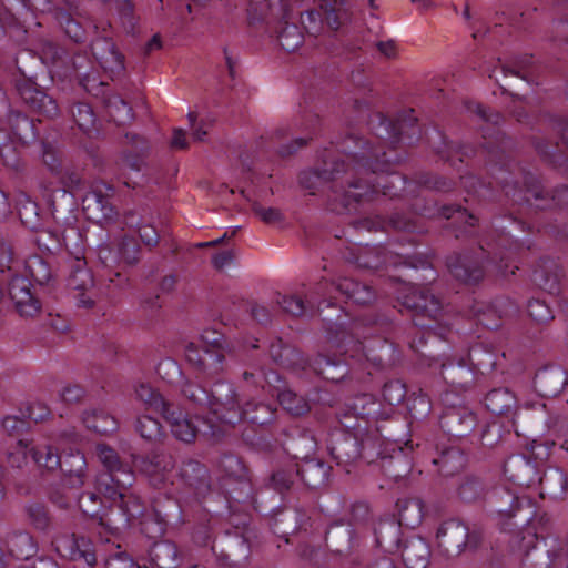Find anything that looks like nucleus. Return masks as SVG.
I'll list each match as a JSON object with an SVG mask.
<instances>
[{"instance_id":"nucleus-58","label":"nucleus","mask_w":568,"mask_h":568,"mask_svg":"<svg viewBox=\"0 0 568 568\" xmlns=\"http://www.w3.org/2000/svg\"><path fill=\"white\" fill-rule=\"evenodd\" d=\"M276 303L282 310L293 316H301L306 313L308 308H313L314 302L308 300L307 305L304 300L296 295H278Z\"/></svg>"},{"instance_id":"nucleus-24","label":"nucleus","mask_w":568,"mask_h":568,"mask_svg":"<svg viewBox=\"0 0 568 568\" xmlns=\"http://www.w3.org/2000/svg\"><path fill=\"white\" fill-rule=\"evenodd\" d=\"M399 551L403 562L407 568H426L429 562V546L420 537H413L406 540Z\"/></svg>"},{"instance_id":"nucleus-43","label":"nucleus","mask_w":568,"mask_h":568,"mask_svg":"<svg viewBox=\"0 0 568 568\" xmlns=\"http://www.w3.org/2000/svg\"><path fill=\"white\" fill-rule=\"evenodd\" d=\"M104 104L108 115L114 123L119 125H124L132 121V108L120 95H108L104 100Z\"/></svg>"},{"instance_id":"nucleus-51","label":"nucleus","mask_w":568,"mask_h":568,"mask_svg":"<svg viewBox=\"0 0 568 568\" xmlns=\"http://www.w3.org/2000/svg\"><path fill=\"white\" fill-rule=\"evenodd\" d=\"M79 507L82 513L95 520L102 526H109L104 523L103 516L101 515L102 500L95 493H83L79 497Z\"/></svg>"},{"instance_id":"nucleus-62","label":"nucleus","mask_w":568,"mask_h":568,"mask_svg":"<svg viewBox=\"0 0 568 568\" xmlns=\"http://www.w3.org/2000/svg\"><path fill=\"white\" fill-rule=\"evenodd\" d=\"M439 214L446 220L455 219L456 221H463L466 227H474L476 217L468 213L466 209H462L460 205H443L439 210Z\"/></svg>"},{"instance_id":"nucleus-57","label":"nucleus","mask_w":568,"mask_h":568,"mask_svg":"<svg viewBox=\"0 0 568 568\" xmlns=\"http://www.w3.org/2000/svg\"><path fill=\"white\" fill-rule=\"evenodd\" d=\"M221 467L225 475L240 483L248 480L247 469L242 460L234 455H225L221 459Z\"/></svg>"},{"instance_id":"nucleus-52","label":"nucleus","mask_w":568,"mask_h":568,"mask_svg":"<svg viewBox=\"0 0 568 568\" xmlns=\"http://www.w3.org/2000/svg\"><path fill=\"white\" fill-rule=\"evenodd\" d=\"M24 513L29 523L39 530H47L51 525V519L47 507L40 503H29L24 506Z\"/></svg>"},{"instance_id":"nucleus-33","label":"nucleus","mask_w":568,"mask_h":568,"mask_svg":"<svg viewBox=\"0 0 568 568\" xmlns=\"http://www.w3.org/2000/svg\"><path fill=\"white\" fill-rule=\"evenodd\" d=\"M440 374L444 381L458 390H466L473 382V372L464 362L443 363Z\"/></svg>"},{"instance_id":"nucleus-49","label":"nucleus","mask_w":568,"mask_h":568,"mask_svg":"<svg viewBox=\"0 0 568 568\" xmlns=\"http://www.w3.org/2000/svg\"><path fill=\"white\" fill-rule=\"evenodd\" d=\"M493 498L496 503H501V505L497 507V511L507 517H514L524 501L517 495L506 489L496 490Z\"/></svg>"},{"instance_id":"nucleus-53","label":"nucleus","mask_w":568,"mask_h":568,"mask_svg":"<svg viewBox=\"0 0 568 568\" xmlns=\"http://www.w3.org/2000/svg\"><path fill=\"white\" fill-rule=\"evenodd\" d=\"M135 430L142 438L150 442L160 440L163 436L160 422L148 415L140 416L136 419Z\"/></svg>"},{"instance_id":"nucleus-29","label":"nucleus","mask_w":568,"mask_h":568,"mask_svg":"<svg viewBox=\"0 0 568 568\" xmlns=\"http://www.w3.org/2000/svg\"><path fill=\"white\" fill-rule=\"evenodd\" d=\"M134 396L146 409L158 412L162 416L173 405L166 400L158 389L148 383H138L134 386Z\"/></svg>"},{"instance_id":"nucleus-32","label":"nucleus","mask_w":568,"mask_h":568,"mask_svg":"<svg viewBox=\"0 0 568 568\" xmlns=\"http://www.w3.org/2000/svg\"><path fill=\"white\" fill-rule=\"evenodd\" d=\"M398 524L407 528H416L424 517V505L419 498H404L397 501Z\"/></svg>"},{"instance_id":"nucleus-55","label":"nucleus","mask_w":568,"mask_h":568,"mask_svg":"<svg viewBox=\"0 0 568 568\" xmlns=\"http://www.w3.org/2000/svg\"><path fill=\"white\" fill-rule=\"evenodd\" d=\"M243 408H248V413L245 412L243 419H247L252 424L265 425L273 419L274 412L267 404L248 402Z\"/></svg>"},{"instance_id":"nucleus-35","label":"nucleus","mask_w":568,"mask_h":568,"mask_svg":"<svg viewBox=\"0 0 568 568\" xmlns=\"http://www.w3.org/2000/svg\"><path fill=\"white\" fill-rule=\"evenodd\" d=\"M315 373L331 382L342 381L348 373L347 365L341 361L320 354L312 364Z\"/></svg>"},{"instance_id":"nucleus-34","label":"nucleus","mask_w":568,"mask_h":568,"mask_svg":"<svg viewBox=\"0 0 568 568\" xmlns=\"http://www.w3.org/2000/svg\"><path fill=\"white\" fill-rule=\"evenodd\" d=\"M181 479L196 491L202 493L209 487L207 469L196 460H187L180 469Z\"/></svg>"},{"instance_id":"nucleus-36","label":"nucleus","mask_w":568,"mask_h":568,"mask_svg":"<svg viewBox=\"0 0 568 568\" xmlns=\"http://www.w3.org/2000/svg\"><path fill=\"white\" fill-rule=\"evenodd\" d=\"M149 556L156 568H175L178 565V547L169 540L155 542Z\"/></svg>"},{"instance_id":"nucleus-15","label":"nucleus","mask_w":568,"mask_h":568,"mask_svg":"<svg viewBox=\"0 0 568 568\" xmlns=\"http://www.w3.org/2000/svg\"><path fill=\"white\" fill-rule=\"evenodd\" d=\"M537 463L525 455H513L504 464L506 478L520 487H530L538 480Z\"/></svg>"},{"instance_id":"nucleus-45","label":"nucleus","mask_w":568,"mask_h":568,"mask_svg":"<svg viewBox=\"0 0 568 568\" xmlns=\"http://www.w3.org/2000/svg\"><path fill=\"white\" fill-rule=\"evenodd\" d=\"M8 548L19 560H27L37 551L33 538L28 532L13 534L8 540Z\"/></svg>"},{"instance_id":"nucleus-6","label":"nucleus","mask_w":568,"mask_h":568,"mask_svg":"<svg viewBox=\"0 0 568 568\" xmlns=\"http://www.w3.org/2000/svg\"><path fill=\"white\" fill-rule=\"evenodd\" d=\"M207 408L213 417L229 426L240 423L245 412L248 413V408H243L241 405L233 384L227 382L214 384Z\"/></svg>"},{"instance_id":"nucleus-9","label":"nucleus","mask_w":568,"mask_h":568,"mask_svg":"<svg viewBox=\"0 0 568 568\" xmlns=\"http://www.w3.org/2000/svg\"><path fill=\"white\" fill-rule=\"evenodd\" d=\"M134 466L149 478L151 485L160 488L171 480L174 459L168 453L153 452L135 458Z\"/></svg>"},{"instance_id":"nucleus-27","label":"nucleus","mask_w":568,"mask_h":568,"mask_svg":"<svg viewBox=\"0 0 568 568\" xmlns=\"http://www.w3.org/2000/svg\"><path fill=\"white\" fill-rule=\"evenodd\" d=\"M537 484L540 485V495L542 497L548 496L557 499L565 495L568 486V478L560 468L549 467L544 471L542 476L538 475Z\"/></svg>"},{"instance_id":"nucleus-61","label":"nucleus","mask_w":568,"mask_h":568,"mask_svg":"<svg viewBox=\"0 0 568 568\" xmlns=\"http://www.w3.org/2000/svg\"><path fill=\"white\" fill-rule=\"evenodd\" d=\"M278 42L281 47L292 52L302 44V34L295 24H286L278 34Z\"/></svg>"},{"instance_id":"nucleus-42","label":"nucleus","mask_w":568,"mask_h":568,"mask_svg":"<svg viewBox=\"0 0 568 568\" xmlns=\"http://www.w3.org/2000/svg\"><path fill=\"white\" fill-rule=\"evenodd\" d=\"M515 396L507 388H497L485 397V405L495 415H504L515 406Z\"/></svg>"},{"instance_id":"nucleus-37","label":"nucleus","mask_w":568,"mask_h":568,"mask_svg":"<svg viewBox=\"0 0 568 568\" xmlns=\"http://www.w3.org/2000/svg\"><path fill=\"white\" fill-rule=\"evenodd\" d=\"M381 468L387 477L395 480L405 477L408 471V463L403 448L395 445L389 456L382 457Z\"/></svg>"},{"instance_id":"nucleus-56","label":"nucleus","mask_w":568,"mask_h":568,"mask_svg":"<svg viewBox=\"0 0 568 568\" xmlns=\"http://www.w3.org/2000/svg\"><path fill=\"white\" fill-rule=\"evenodd\" d=\"M71 114L81 131L90 132L94 128L95 115L88 103H75L71 108Z\"/></svg>"},{"instance_id":"nucleus-3","label":"nucleus","mask_w":568,"mask_h":568,"mask_svg":"<svg viewBox=\"0 0 568 568\" xmlns=\"http://www.w3.org/2000/svg\"><path fill=\"white\" fill-rule=\"evenodd\" d=\"M500 173L503 176L497 178L496 183L500 184L506 196L513 197L516 203L525 202L537 210L568 206V186L558 187L549 195L544 193L538 179L532 173L524 175V186L520 189L516 183L508 181L505 171Z\"/></svg>"},{"instance_id":"nucleus-7","label":"nucleus","mask_w":568,"mask_h":568,"mask_svg":"<svg viewBox=\"0 0 568 568\" xmlns=\"http://www.w3.org/2000/svg\"><path fill=\"white\" fill-rule=\"evenodd\" d=\"M437 545L448 555H458L465 547L476 548L480 534L469 532L468 527L457 519L443 523L436 534Z\"/></svg>"},{"instance_id":"nucleus-44","label":"nucleus","mask_w":568,"mask_h":568,"mask_svg":"<svg viewBox=\"0 0 568 568\" xmlns=\"http://www.w3.org/2000/svg\"><path fill=\"white\" fill-rule=\"evenodd\" d=\"M182 396L195 407H206L210 403L211 390H207L200 383L193 379H184L180 385Z\"/></svg>"},{"instance_id":"nucleus-4","label":"nucleus","mask_w":568,"mask_h":568,"mask_svg":"<svg viewBox=\"0 0 568 568\" xmlns=\"http://www.w3.org/2000/svg\"><path fill=\"white\" fill-rule=\"evenodd\" d=\"M33 460L39 467L48 470L61 468L68 483L73 487H82L88 478V466L83 454L71 452L60 457L57 450L47 444H39L30 449Z\"/></svg>"},{"instance_id":"nucleus-2","label":"nucleus","mask_w":568,"mask_h":568,"mask_svg":"<svg viewBox=\"0 0 568 568\" xmlns=\"http://www.w3.org/2000/svg\"><path fill=\"white\" fill-rule=\"evenodd\" d=\"M95 455L104 470L95 477L98 494L108 499L124 497L125 490L132 487L135 477L131 468L123 464L118 453L105 444L95 446Z\"/></svg>"},{"instance_id":"nucleus-11","label":"nucleus","mask_w":568,"mask_h":568,"mask_svg":"<svg viewBox=\"0 0 568 568\" xmlns=\"http://www.w3.org/2000/svg\"><path fill=\"white\" fill-rule=\"evenodd\" d=\"M71 272L68 277V287L74 292L73 298L78 306L90 308L94 304V300L90 290L93 286V278L87 268L84 257H74L71 265Z\"/></svg>"},{"instance_id":"nucleus-23","label":"nucleus","mask_w":568,"mask_h":568,"mask_svg":"<svg viewBox=\"0 0 568 568\" xmlns=\"http://www.w3.org/2000/svg\"><path fill=\"white\" fill-rule=\"evenodd\" d=\"M329 470V466L317 459H306L297 464L298 477L312 489H317L326 485Z\"/></svg>"},{"instance_id":"nucleus-28","label":"nucleus","mask_w":568,"mask_h":568,"mask_svg":"<svg viewBox=\"0 0 568 568\" xmlns=\"http://www.w3.org/2000/svg\"><path fill=\"white\" fill-rule=\"evenodd\" d=\"M336 288L358 305H368L376 298V293L369 285L353 278L345 277L339 280Z\"/></svg>"},{"instance_id":"nucleus-20","label":"nucleus","mask_w":568,"mask_h":568,"mask_svg":"<svg viewBox=\"0 0 568 568\" xmlns=\"http://www.w3.org/2000/svg\"><path fill=\"white\" fill-rule=\"evenodd\" d=\"M447 266L452 275L464 283H477L484 276L483 264L469 254L450 256Z\"/></svg>"},{"instance_id":"nucleus-38","label":"nucleus","mask_w":568,"mask_h":568,"mask_svg":"<svg viewBox=\"0 0 568 568\" xmlns=\"http://www.w3.org/2000/svg\"><path fill=\"white\" fill-rule=\"evenodd\" d=\"M123 223L129 229L136 230L141 241L146 246H155L159 243L160 235L158 231L149 222H144L139 213L134 211L126 212L123 216Z\"/></svg>"},{"instance_id":"nucleus-64","label":"nucleus","mask_w":568,"mask_h":568,"mask_svg":"<svg viewBox=\"0 0 568 568\" xmlns=\"http://www.w3.org/2000/svg\"><path fill=\"white\" fill-rule=\"evenodd\" d=\"M527 310L530 317L538 323H547L554 318L552 311L545 301L538 298L530 300Z\"/></svg>"},{"instance_id":"nucleus-48","label":"nucleus","mask_w":568,"mask_h":568,"mask_svg":"<svg viewBox=\"0 0 568 568\" xmlns=\"http://www.w3.org/2000/svg\"><path fill=\"white\" fill-rule=\"evenodd\" d=\"M277 399L281 406L292 415L301 416L310 410L308 403L305 398L291 389L280 390L277 393Z\"/></svg>"},{"instance_id":"nucleus-19","label":"nucleus","mask_w":568,"mask_h":568,"mask_svg":"<svg viewBox=\"0 0 568 568\" xmlns=\"http://www.w3.org/2000/svg\"><path fill=\"white\" fill-rule=\"evenodd\" d=\"M568 383L567 372L560 366L539 369L534 378L536 392L542 397H556Z\"/></svg>"},{"instance_id":"nucleus-12","label":"nucleus","mask_w":568,"mask_h":568,"mask_svg":"<svg viewBox=\"0 0 568 568\" xmlns=\"http://www.w3.org/2000/svg\"><path fill=\"white\" fill-rule=\"evenodd\" d=\"M58 552L70 560L93 566L97 561L93 544L84 536L75 534L60 536L55 539Z\"/></svg>"},{"instance_id":"nucleus-47","label":"nucleus","mask_w":568,"mask_h":568,"mask_svg":"<svg viewBox=\"0 0 568 568\" xmlns=\"http://www.w3.org/2000/svg\"><path fill=\"white\" fill-rule=\"evenodd\" d=\"M298 478L297 464H288L278 468L271 476V484L273 488L280 493H284L296 483Z\"/></svg>"},{"instance_id":"nucleus-16","label":"nucleus","mask_w":568,"mask_h":568,"mask_svg":"<svg viewBox=\"0 0 568 568\" xmlns=\"http://www.w3.org/2000/svg\"><path fill=\"white\" fill-rule=\"evenodd\" d=\"M185 358L207 377H213L223 371L224 352L210 351L209 346L200 348L190 343L185 347Z\"/></svg>"},{"instance_id":"nucleus-10","label":"nucleus","mask_w":568,"mask_h":568,"mask_svg":"<svg viewBox=\"0 0 568 568\" xmlns=\"http://www.w3.org/2000/svg\"><path fill=\"white\" fill-rule=\"evenodd\" d=\"M113 189L104 183L94 184L83 196L82 207L87 217L97 222L111 220L115 212L111 203Z\"/></svg>"},{"instance_id":"nucleus-31","label":"nucleus","mask_w":568,"mask_h":568,"mask_svg":"<svg viewBox=\"0 0 568 568\" xmlns=\"http://www.w3.org/2000/svg\"><path fill=\"white\" fill-rule=\"evenodd\" d=\"M532 280L536 285L551 295L560 293V272L552 262H545L534 271Z\"/></svg>"},{"instance_id":"nucleus-14","label":"nucleus","mask_w":568,"mask_h":568,"mask_svg":"<svg viewBox=\"0 0 568 568\" xmlns=\"http://www.w3.org/2000/svg\"><path fill=\"white\" fill-rule=\"evenodd\" d=\"M91 51L99 65L109 73L111 79L121 75L124 71V58L118 51L111 39L97 38L91 43Z\"/></svg>"},{"instance_id":"nucleus-21","label":"nucleus","mask_w":568,"mask_h":568,"mask_svg":"<svg viewBox=\"0 0 568 568\" xmlns=\"http://www.w3.org/2000/svg\"><path fill=\"white\" fill-rule=\"evenodd\" d=\"M124 139L121 162L131 170L140 171L144 166L150 151L149 143L144 138L130 132L125 134Z\"/></svg>"},{"instance_id":"nucleus-63","label":"nucleus","mask_w":568,"mask_h":568,"mask_svg":"<svg viewBox=\"0 0 568 568\" xmlns=\"http://www.w3.org/2000/svg\"><path fill=\"white\" fill-rule=\"evenodd\" d=\"M406 396V387L400 381H389L383 387V398L390 406L399 405Z\"/></svg>"},{"instance_id":"nucleus-46","label":"nucleus","mask_w":568,"mask_h":568,"mask_svg":"<svg viewBox=\"0 0 568 568\" xmlns=\"http://www.w3.org/2000/svg\"><path fill=\"white\" fill-rule=\"evenodd\" d=\"M83 423L89 429L100 434L114 432L118 427L116 420L102 409L85 412L83 414Z\"/></svg>"},{"instance_id":"nucleus-1","label":"nucleus","mask_w":568,"mask_h":568,"mask_svg":"<svg viewBox=\"0 0 568 568\" xmlns=\"http://www.w3.org/2000/svg\"><path fill=\"white\" fill-rule=\"evenodd\" d=\"M371 125L375 130L377 146H373L375 142L372 140L351 135L343 142V159H334L329 162L324 161L321 168L303 172L300 176L301 184L314 194L323 184L337 180L341 173H347L351 170L356 179L347 182L348 190L345 193L347 201L354 200L358 202L369 194L378 192H382L384 195H393L387 184L381 180L376 182L367 180L362 185V175L386 171L392 160L386 158L383 142L387 141L392 146H395L406 138L409 130L412 135H414L418 133V129L415 124V119L412 116L398 118L395 122H392L382 114H376L371 120Z\"/></svg>"},{"instance_id":"nucleus-41","label":"nucleus","mask_w":568,"mask_h":568,"mask_svg":"<svg viewBox=\"0 0 568 568\" xmlns=\"http://www.w3.org/2000/svg\"><path fill=\"white\" fill-rule=\"evenodd\" d=\"M378 412V403L375 398L372 395L362 394L352 399L344 418H348L352 415L357 419L366 420L375 417Z\"/></svg>"},{"instance_id":"nucleus-30","label":"nucleus","mask_w":568,"mask_h":568,"mask_svg":"<svg viewBox=\"0 0 568 568\" xmlns=\"http://www.w3.org/2000/svg\"><path fill=\"white\" fill-rule=\"evenodd\" d=\"M466 462L464 452L455 446L443 449L438 457L433 460L443 476L455 475L465 467Z\"/></svg>"},{"instance_id":"nucleus-8","label":"nucleus","mask_w":568,"mask_h":568,"mask_svg":"<svg viewBox=\"0 0 568 568\" xmlns=\"http://www.w3.org/2000/svg\"><path fill=\"white\" fill-rule=\"evenodd\" d=\"M171 428L172 435L184 443H192L199 433L212 437L220 436L222 429L220 426L207 424V430H202L190 419L182 409L172 405L162 416Z\"/></svg>"},{"instance_id":"nucleus-40","label":"nucleus","mask_w":568,"mask_h":568,"mask_svg":"<svg viewBox=\"0 0 568 568\" xmlns=\"http://www.w3.org/2000/svg\"><path fill=\"white\" fill-rule=\"evenodd\" d=\"M384 445L385 442L382 439L377 429L367 432L359 438L362 458L367 464L375 463L378 459L382 460V457L386 456V453L383 449Z\"/></svg>"},{"instance_id":"nucleus-5","label":"nucleus","mask_w":568,"mask_h":568,"mask_svg":"<svg viewBox=\"0 0 568 568\" xmlns=\"http://www.w3.org/2000/svg\"><path fill=\"white\" fill-rule=\"evenodd\" d=\"M398 301L404 307L414 312L413 322L416 326L430 328L442 314V303L429 290L417 284H405L399 293Z\"/></svg>"},{"instance_id":"nucleus-25","label":"nucleus","mask_w":568,"mask_h":568,"mask_svg":"<svg viewBox=\"0 0 568 568\" xmlns=\"http://www.w3.org/2000/svg\"><path fill=\"white\" fill-rule=\"evenodd\" d=\"M329 449L338 465H349L362 458L359 438L354 434L343 435L333 443Z\"/></svg>"},{"instance_id":"nucleus-60","label":"nucleus","mask_w":568,"mask_h":568,"mask_svg":"<svg viewBox=\"0 0 568 568\" xmlns=\"http://www.w3.org/2000/svg\"><path fill=\"white\" fill-rule=\"evenodd\" d=\"M9 120L12 126V132L18 140L27 142L29 138L34 135L33 123L26 115L21 113H12Z\"/></svg>"},{"instance_id":"nucleus-22","label":"nucleus","mask_w":568,"mask_h":568,"mask_svg":"<svg viewBox=\"0 0 568 568\" xmlns=\"http://www.w3.org/2000/svg\"><path fill=\"white\" fill-rule=\"evenodd\" d=\"M354 529L349 524L335 523L326 531V547L336 555H346L353 547Z\"/></svg>"},{"instance_id":"nucleus-17","label":"nucleus","mask_w":568,"mask_h":568,"mask_svg":"<svg viewBox=\"0 0 568 568\" xmlns=\"http://www.w3.org/2000/svg\"><path fill=\"white\" fill-rule=\"evenodd\" d=\"M18 92L26 104L44 118L54 119L60 114L57 101L37 88L34 83L23 82L19 84Z\"/></svg>"},{"instance_id":"nucleus-13","label":"nucleus","mask_w":568,"mask_h":568,"mask_svg":"<svg viewBox=\"0 0 568 568\" xmlns=\"http://www.w3.org/2000/svg\"><path fill=\"white\" fill-rule=\"evenodd\" d=\"M439 425L449 436L463 438L475 429L476 417L465 406H450L443 412Z\"/></svg>"},{"instance_id":"nucleus-26","label":"nucleus","mask_w":568,"mask_h":568,"mask_svg":"<svg viewBox=\"0 0 568 568\" xmlns=\"http://www.w3.org/2000/svg\"><path fill=\"white\" fill-rule=\"evenodd\" d=\"M400 525L392 519L381 520L375 528L376 544L386 552L395 554L400 546Z\"/></svg>"},{"instance_id":"nucleus-50","label":"nucleus","mask_w":568,"mask_h":568,"mask_svg":"<svg viewBox=\"0 0 568 568\" xmlns=\"http://www.w3.org/2000/svg\"><path fill=\"white\" fill-rule=\"evenodd\" d=\"M121 263L134 266L140 261V245L133 236L124 235L116 244Z\"/></svg>"},{"instance_id":"nucleus-59","label":"nucleus","mask_w":568,"mask_h":568,"mask_svg":"<svg viewBox=\"0 0 568 568\" xmlns=\"http://www.w3.org/2000/svg\"><path fill=\"white\" fill-rule=\"evenodd\" d=\"M131 487L125 490V496L116 497L111 499L112 501H116L119 508L122 510L123 515L126 517V521L131 518L143 515V507L141 505L140 498L131 493Z\"/></svg>"},{"instance_id":"nucleus-39","label":"nucleus","mask_w":568,"mask_h":568,"mask_svg":"<svg viewBox=\"0 0 568 568\" xmlns=\"http://www.w3.org/2000/svg\"><path fill=\"white\" fill-rule=\"evenodd\" d=\"M24 267L31 280L40 286L50 285L54 281L50 263L40 255L28 257Z\"/></svg>"},{"instance_id":"nucleus-18","label":"nucleus","mask_w":568,"mask_h":568,"mask_svg":"<svg viewBox=\"0 0 568 568\" xmlns=\"http://www.w3.org/2000/svg\"><path fill=\"white\" fill-rule=\"evenodd\" d=\"M9 294L21 316L32 317L39 312V301L32 294L27 277L14 275L9 282Z\"/></svg>"},{"instance_id":"nucleus-54","label":"nucleus","mask_w":568,"mask_h":568,"mask_svg":"<svg viewBox=\"0 0 568 568\" xmlns=\"http://www.w3.org/2000/svg\"><path fill=\"white\" fill-rule=\"evenodd\" d=\"M485 491L483 481L475 476H466L459 485L458 495L466 503L481 498Z\"/></svg>"}]
</instances>
